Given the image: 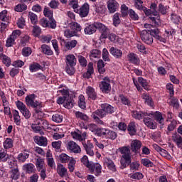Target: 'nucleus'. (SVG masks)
<instances>
[{
	"label": "nucleus",
	"mask_w": 182,
	"mask_h": 182,
	"mask_svg": "<svg viewBox=\"0 0 182 182\" xmlns=\"http://www.w3.org/2000/svg\"><path fill=\"white\" fill-rule=\"evenodd\" d=\"M132 80L138 92H143V89H144V90H146L147 92L150 90V82H149V80L144 79L143 77H139L138 81L134 77L132 78Z\"/></svg>",
	"instance_id": "2"
},
{
	"label": "nucleus",
	"mask_w": 182,
	"mask_h": 182,
	"mask_svg": "<svg viewBox=\"0 0 182 182\" xmlns=\"http://www.w3.org/2000/svg\"><path fill=\"white\" fill-rule=\"evenodd\" d=\"M171 21L173 23L178 25V23H180V21H181V18L176 14L173 13L171 14Z\"/></svg>",
	"instance_id": "54"
},
{
	"label": "nucleus",
	"mask_w": 182,
	"mask_h": 182,
	"mask_svg": "<svg viewBox=\"0 0 182 182\" xmlns=\"http://www.w3.org/2000/svg\"><path fill=\"white\" fill-rule=\"evenodd\" d=\"M107 6L109 14H114V12L119 11V3L116 0H108Z\"/></svg>",
	"instance_id": "14"
},
{
	"label": "nucleus",
	"mask_w": 182,
	"mask_h": 182,
	"mask_svg": "<svg viewBox=\"0 0 182 182\" xmlns=\"http://www.w3.org/2000/svg\"><path fill=\"white\" fill-rule=\"evenodd\" d=\"M144 123L146 125L149 129H157V124L154 122V120L151 118L150 117H144Z\"/></svg>",
	"instance_id": "30"
},
{
	"label": "nucleus",
	"mask_w": 182,
	"mask_h": 182,
	"mask_svg": "<svg viewBox=\"0 0 182 182\" xmlns=\"http://www.w3.org/2000/svg\"><path fill=\"white\" fill-rule=\"evenodd\" d=\"M109 53H111L115 59H122L123 57V51L116 47H111Z\"/></svg>",
	"instance_id": "25"
},
{
	"label": "nucleus",
	"mask_w": 182,
	"mask_h": 182,
	"mask_svg": "<svg viewBox=\"0 0 182 182\" xmlns=\"http://www.w3.org/2000/svg\"><path fill=\"white\" fill-rule=\"evenodd\" d=\"M70 156H69L68 154H65V153H62L60 156H59V160L60 161V163L63 164H66V163H69V161L70 160Z\"/></svg>",
	"instance_id": "51"
},
{
	"label": "nucleus",
	"mask_w": 182,
	"mask_h": 182,
	"mask_svg": "<svg viewBox=\"0 0 182 182\" xmlns=\"http://www.w3.org/2000/svg\"><path fill=\"white\" fill-rule=\"evenodd\" d=\"M131 114L133 119H135V120H141L142 119H144V117H146V116L149 117V112L144 111L133 110L131 112Z\"/></svg>",
	"instance_id": "18"
},
{
	"label": "nucleus",
	"mask_w": 182,
	"mask_h": 182,
	"mask_svg": "<svg viewBox=\"0 0 182 182\" xmlns=\"http://www.w3.org/2000/svg\"><path fill=\"white\" fill-rule=\"evenodd\" d=\"M136 48L138 49L139 52L141 53H144V55H147V48L146 46L142 43H136Z\"/></svg>",
	"instance_id": "53"
},
{
	"label": "nucleus",
	"mask_w": 182,
	"mask_h": 182,
	"mask_svg": "<svg viewBox=\"0 0 182 182\" xmlns=\"http://www.w3.org/2000/svg\"><path fill=\"white\" fill-rule=\"evenodd\" d=\"M31 151L28 149H24L23 152L18 155V160L20 163H25L29 159V154Z\"/></svg>",
	"instance_id": "28"
},
{
	"label": "nucleus",
	"mask_w": 182,
	"mask_h": 182,
	"mask_svg": "<svg viewBox=\"0 0 182 182\" xmlns=\"http://www.w3.org/2000/svg\"><path fill=\"white\" fill-rule=\"evenodd\" d=\"M98 23L99 22H94L92 23L85 24V27L84 28L85 35H93V33H96Z\"/></svg>",
	"instance_id": "12"
},
{
	"label": "nucleus",
	"mask_w": 182,
	"mask_h": 182,
	"mask_svg": "<svg viewBox=\"0 0 182 182\" xmlns=\"http://www.w3.org/2000/svg\"><path fill=\"white\" fill-rule=\"evenodd\" d=\"M127 59L129 63L135 65V66H139V65H140V58H139V55L134 53H129L127 55Z\"/></svg>",
	"instance_id": "19"
},
{
	"label": "nucleus",
	"mask_w": 182,
	"mask_h": 182,
	"mask_svg": "<svg viewBox=\"0 0 182 182\" xmlns=\"http://www.w3.org/2000/svg\"><path fill=\"white\" fill-rule=\"evenodd\" d=\"M119 152L122 154V158L124 160H130L132 159V152L130 151V146H122L119 148Z\"/></svg>",
	"instance_id": "16"
},
{
	"label": "nucleus",
	"mask_w": 182,
	"mask_h": 182,
	"mask_svg": "<svg viewBox=\"0 0 182 182\" xmlns=\"http://www.w3.org/2000/svg\"><path fill=\"white\" fill-rule=\"evenodd\" d=\"M57 103L58 105H64L65 109H72L75 106V100L72 97H58Z\"/></svg>",
	"instance_id": "4"
},
{
	"label": "nucleus",
	"mask_w": 182,
	"mask_h": 182,
	"mask_svg": "<svg viewBox=\"0 0 182 182\" xmlns=\"http://www.w3.org/2000/svg\"><path fill=\"white\" fill-rule=\"evenodd\" d=\"M10 168L11 170L9 172L10 178H12V180H18L21 176L18 166H10Z\"/></svg>",
	"instance_id": "23"
},
{
	"label": "nucleus",
	"mask_w": 182,
	"mask_h": 182,
	"mask_svg": "<svg viewBox=\"0 0 182 182\" xmlns=\"http://www.w3.org/2000/svg\"><path fill=\"white\" fill-rule=\"evenodd\" d=\"M89 4L85 3L79 10H77V12L81 18H86L87 15H89Z\"/></svg>",
	"instance_id": "24"
},
{
	"label": "nucleus",
	"mask_w": 182,
	"mask_h": 182,
	"mask_svg": "<svg viewBox=\"0 0 182 182\" xmlns=\"http://www.w3.org/2000/svg\"><path fill=\"white\" fill-rule=\"evenodd\" d=\"M173 143H176L178 149H182V136L178 134H174L172 136Z\"/></svg>",
	"instance_id": "34"
},
{
	"label": "nucleus",
	"mask_w": 182,
	"mask_h": 182,
	"mask_svg": "<svg viewBox=\"0 0 182 182\" xmlns=\"http://www.w3.org/2000/svg\"><path fill=\"white\" fill-rule=\"evenodd\" d=\"M40 25L43 28H50V29H56V21L50 20L46 18H43L40 20Z\"/></svg>",
	"instance_id": "13"
},
{
	"label": "nucleus",
	"mask_w": 182,
	"mask_h": 182,
	"mask_svg": "<svg viewBox=\"0 0 182 182\" xmlns=\"http://www.w3.org/2000/svg\"><path fill=\"white\" fill-rule=\"evenodd\" d=\"M32 33L35 38H39V36H41V33H42V28H41L39 26H33Z\"/></svg>",
	"instance_id": "49"
},
{
	"label": "nucleus",
	"mask_w": 182,
	"mask_h": 182,
	"mask_svg": "<svg viewBox=\"0 0 182 182\" xmlns=\"http://www.w3.org/2000/svg\"><path fill=\"white\" fill-rule=\"evenodd\" d=\"M60 43L61 46H64L65 50H72V49L76 48L77 45V41L76 40H65L60 38Z\"/></svg>",
	"instance_id": "7"
},
{
	"label": "nucleus",
	"mask_w": 182,
	"mask_h": 182,
	"mask_svg": "<svg viewBox=\"0 0 182 182\" xmlns=\"http://www.w3.org/2000/svg\"><path fill=\"white\" fill-rule=\"evenodd\" d=\"M99 87L102 93H109L112 87L110 85V78L105 77L99 84Z\"/></svg>",
	"instance_id": "8"
},
{
	"label": "nucleus",
	"mask_w": 182,
	"mask_h": 182,
	"mask_svg": "<svg viewBox=\"0 0 182 182\" xmlns=\"http://www.w3.org/2000/svg\"><path fill=\"white\" fill-rule=\"evenodd\" d=\"M158 11L161 15H166L168 12V6L161 3L158 6Z\"/></svg>",
	"instance_id": "47"
},
{
	"label": "nucleus",
	"mask_w": 182,
	"mask_h": 182,
	"mask_svg": "<svg viewBox=\"0 0 182 182\" xmlns=\"http://www.w3.org/2000/svg\"><path fill=\"white\" fill-rule=\"evenodd\" d=\"M101 109H103L107 114H112V113H114V107L107 103L102 104Z\"/></svg>",
	"instance_id": "36"
},
{
	"label": "nucleus",
	"mask_w": 182,
	"mask_h": 182,
	"mask_svg": "<svg viewBox=\"0 0 182 182\" xmlns=\"http://www.w3.org/2000/svg\"><path fill=\"white\" fill-rule=\"evenodd\" d=\"M75 66L76 65H66L65 72L70 76H73L75 75Z\"/></svg>",
	"instance_id": "62"
},
{
	"label": "nucleus",
	"mask_w": 182,
	"mask_h": 182,
	"mask_svg": "<svg viewBox=\"0 0 182 182\" xmlns=\"http://www.w3.org/2000/svg\"><path fill=\"white\" fill-rule=\"evenodd\" d=\"M41 52H42L43 55H46V56H52V55H53V50H52L50 46L46 44L41 45Z\"/></svg>",
	"instance_id": "32"
},
{
	"label": "nucleus",
	"mask_w": 182,
	"mask_h": 182,
	"mask_svg": "<svg viewBox=\"0 0 182 182\" xmlns=\"http://www.w3.org/2000/svg\"><path fill=\"white\" fill-rule=\"evenodd\" d=\"M151 33L156 41L162 42V43H166V42H167L166 38L161 36V33L159 28L151 29Z\"/></svg>",
	"instance_id": "17"
},
{
	"label": "nucleus",
	"mask_w": 182,
	"mask_h": 182,
	"mask_svg": "<svg viewBox=\"0 0 182 182\" xmlns=\"http://www.w3.org/2000/svg\"><path fill=\"white\" fill-rule=\"evenodd\" d=\"M16 106L17 109H19L20 112L23 116L24 119H26V120L31 119V116H32V114L23 102H22L20 100H18L16 102Z\"/></svg>",
	"instance_id": "5"
},
{
	"label": "nucleus",
	"mask_w": 182,
	"mask_h": 182,
	"mask_svg": "<svg viewBox=\"0 0 182 182\" xmlns=\"http://www.w3.org/2000/svg\"><path fill=\"white\" fill-rule=\"evenodd\" d=\"M127 130L130 136H136L137 133V127L136 126V122H131L127 126Z\"/></svg>",
	"instance_id": "33"
},
{
	"label": "nucleus",
	"mask_w": 182,
	"mask_h": 182,
	"mask_svg": "<svg viewBox=\"0 0 182 182\" xmlns=\"http://www.w3.org/2000/svg\"><path fill=\"white\" fill-rule=\"evenodd\" d=\"M52 120L55 123H62V122H63V116L58 113L54 114L52 116Z\"/></svg>",
	"instance_id": "55"
},
{
	"label": "nucleus",
	"mask_w": 182,
	"mask_h": 182,
	"mask_svg": "<svg viewBox=\"0 0 182 182\" xmlns=\"http://www.w3.org/2000/svg\"><path fill=\"white\" fill-rule=\"evenodd\" d=\"M140 149H141V141L135 139L131 143V150L135 154H140Z\"/></svg>",
	"instance_id": "20"
},
{
	"label": "nucleus",
	"mask_w": 182,
	"mask_h": 182,
	"mask_svg": "<svg viewBox=\"0 0 182 182\" xmlns=\"http://www.w3.org/2000/svg\"><path fill=\"white\" fill-rule=\"evenodd\" d=\"M12 114L14 117V123H16L17 126H19V124H21V116L19 115V112L16 109H13Z\"/></svg>",
	"instance_id": "42"
},
{
	"label": "nucleus",
	"mask_w": 182,
	"mask_h": 182,
	"mask_svg": "<svg viewBox=\"0 0 182 182\" xmlns=\"http://www.w3.org/2000/svg\"><path fill=\"white\" fill-rule=\"evenodd\" d=\"M100 55H102V51L100 50L94 49L90 51V59L93 60L97 58H100Z\"/></svg>",
	"instance_id": "46"
},
{
	"label": "nucleus",
	"mask_w": 182,
	"mask_h": 182,
	"mask_svg": "<svg viewBox=\"0 0 182 182\" xmlns=\"http://www.w3.org/2000/svg\"><path fill=\"white\" fill-rule=\"evenodd\" d=\"M68 166L69 171L70 173H73V171H75V166H76V160L71 157V159L69 160Z\"/></svg>",
	"instance_id": "52"
},
{
	"label": "nucleus",
	"mask_w": 182,
	"mask_h": 182,
	"mask_svg": "<svg viewBox=\"0 0 182 182\" xmlns=\"http://www.w3.org/2000/svg\"><path fill=\"white\" fill-rule=\"evenodd\" d=\"M106 6L103 4H98L95 6V11L97 14H105L106 12Z\"/></svg>",
	"instance_id": "61"
},
{
	"label": "nucleus",
	"mask_w": 182,
	"mask_h": 182,
	"mask_svg": "<svg viewBox=\"0 0 182 182\" xmlns=\"http://www.w3.org/2000/svg\"><path fill=\"white\" fill-rule=\"evenodd\" d=\"M22 55L25 58H28L32 55V48L31 47H24L22 49Z\"/></svg>",
	"instance_id": "60"
},
{
	"label": "nucleus",
	"mask_w": 182,
	"mask_h": 182,
	"mask_svg": "<svg viewBox=\"0 0 182 182\" xmlns=\"http://www.w3.org/2000/svg\"><path fill=\"white\" fill-rule=\"evenodd\" d=\"M106 116H107V114L103 108L95 111L92 114V119H94L95 122H96V123L98 124H103V121H102L100 118L103 119V117H106Z\"/></svg>",
	"instance_id": "6"
},
{
	"label": "nucleus",
	"mask_w": 182,
	"mask_h": 182,
	"mask_svg": "<svg viewBox=\"0 0 182 182\" xmlns=\"http://www.w3.org/2000/svg\"><path fill=\"white\" fill-rule=\"evenodd\" d=\"M3 146L4 150H9L14 147V141L11 138H6L3 142Z\"/></svg>",
	"instance_id": "39"
},
{
	"label": "nucleus",
	"mask_w": 182,
	"mask_h": 182,
	"mask_svg": "<svg viewBox=\"0 0 182 182\" xmlns=\"http://www.w3.org/2000/svg\"><path fill=\"white\" fill-rule=\"evenodd\" d=\"M153 34H151V30L149 31V33L146 30H144L141 32V39L146 45L153 44Z\"/></svg>",
	"instance_id": "10"
},
{
	"label": "nucleus",
	"mask_w": 182,
	"mask_h": 182,
	"mask_svg": "<svg viewBox=\"0 0 182 182\" xmlns=\"http://www.w3.org/2000/svg\"><path fill=\"white\" fill-rule=\"evenodd\" d=\"M86 94L91 100H97V93L93 87L88 86L86 89Z\"/></svg>",
	"instance_id": "27"
},
{
	"label": "nucleus",
	"mask_w": 182,
	"mask_h": 182,
	"mask_svg": "<svg viewBox=\"0 0 182 182\" xmlns=\"http://www.w3.org/2000/svg\"><path fill=\"white\" fill-rule=\"evenodd\" d=\"M36 95L30 94L28 95L26 98V105L28 107H31L33 109L36 114H39L42 112V107H43V103L42 102L36 100Z\"/></svg>",
	"instance_id": "1"
},
{
	"label": "nucleus",
	"mask_w": 182,
	"mask_h": 182,
	"mask_svg": "<svg viewBox=\"0 0 182 182\" xmlns=\"http://www.w3.org/2000/svg\"><path fill=\"white\" fill-rule=\"evenodd\" d=\"M57 173L60 177H66L68 176V168L63 166L62 164H57Z\"/></svg>",
	"instance_id": "31"
},
{
	"label": "nucleus",
	"mask_w": 182,
	"mask_h": 182,
	"mask_svg": "<svg viewBox=\"0 0 182 182\" xmlns=\"http://www.w3.org/2000/svg\"><path fill=\"white\" fill-rule=\"evenodd\" d=\"M23 170H24L27 174H32V173H35V165L32 163L26 164L23 166Z\"/></svg>",
	"instance_id": "35"
},
{
	"label": "nucleus",
	"mask_w": 182,
	"mask_h": 182,
	"mask_svg": "<svg viewBox=\"0 0 182 182\" xmlns=\"http://www.w3.org/2000/svg\"><path fill=\"white\" fill-rule=\"evenodd\" d=\"M141 163L145 167H154V164H153L149 159H142L141 160Z\"/></svg>",
	"instance_id": "63"
},
{
	"label": "nucleus",
	"mask_w": 182,
	"mask_h": 182,
	"mask_svg": "<svg viewBox=\"0 0 182 182\" xmlns=\"http://www.w3.org/2000/svg\"><path fill=\"white\" fill-rule=\"evenodd\" d=\"M75 117L80 119V120H82L83 122H87V120H89V117L86 114L80 111L75 112Z\"/></svg>",
	"instance_id": "48"
},
{
	"label": "nucleus",
	"mask_w": 182,
	"mask_h": 182,
	"mask_svg": "<svg viewBox=\"0 0 182 182\" xmlns=\"http://www.w3.org/2000/svg\"><path fill=\"white\" fill-rule=\"evenodd\" d=\"M64 36L65 38H73V36H77V34L76 33V31L67 29L64 32Z\"/></svg>",
	"instance_id": "64"
},
{
	"label": "nucleus",
	"mask_w": 182,
	"mask_h": 182,
	"mask_svg": "<svg viewBox=\"0 0 182 182\" xmlns=\"http://www.w3.org/2000/svg\"><path fill=\"white\" fill-rule=\"evenodd\" d=\"M77 60L75 55L69 54L65 56V64L68 66H76Z\"/></svg>",
	"instance_id": "26"
},
{
	"label": "nucleus",
	"mask_w": 182,
	"mask_h": 182,
	"mask_svg": "<svg viewBox=\"0 0 182 182\" xmlns=\"http://www.w3.org/2000/svg\"><path fill=\"white\" fill-rule=\"evenodd\" d=\"M36 166L41 180L45 181L46 177H48L46 175V167H45V160L38 158L36 161Z\"/></svg>",
	"instance_id": "3"
},
{
	"label": "nucleus",
	"mask_w": 182,
	"mask_h": 182,
	"mask_svg": "<svg viewBox=\"0 0 182 182\" xmlns=\"http://www.w3.org/2000/svg\"><path fill=\"white\" fill-rule=\"evenodd\" d=\"M67 149L70 151V153L77 154L82 151L80 146L73 141H70L68 143Z\"/></svg>",
	"instance_id": "22"
},
{
	"label": "nucleus",
	"mask_w": 182,
	"mask_h": 182,
	"mask_svg": "<svg viewBox=\"0 0 182 182\" xmlns=\"http://www.w3.org/2000/svg\"><path fill=\"white\" fill-rule=\"evenodd\" d=\"M42 69H43V68L42 67V65H41V64L38 63L34 62L29 65V70L32 73L33 72H38V70H42Z\"/></svg>",
	"instance_id": "40"
},
{
	"label": "nucleus",
	"mask_w": 182,
	"mask_h": 182,
	"mask_svg": "<svg viewBox=\"0 0 182 182\" xmlns=\"http://www.w3.org/2000/svg\"><path fill=\"white\" fill-rule=\"evenodd\" d=\"M128 15L132 21H139V14L134 10L130 9L128 11Z\"/></svg>",
	"instance_id": "56"
},
{
	"label": "nucleus",
	"mask_w": 182,
	"mask_h": 182,
	"mask_svg": "<svg viewBox=\"0 0 182 182\" xmlns=\"http://www.w3.org/2000/svg\"><path fill=\"white\" fill-rule=\"evenodd\" d=\"M117 138V133H116V132L107 129V135L105 136V139H109L110 140H116Z\"/></svg>",
	"instance_id": "44"
},
{
	"label": "nucleus",
	"mask_w": 182,
	"mask_h": 182,
	"mask_svg": "<svg viewBox=\"0 0 182 182\" xmlns=\"http://www.w3.org/2000/svg\"><path fill=\"white\" fill-rule=\"evenodd\" d=\"M34 141L35 143H36V144H38V146H43L44 147H46V146H48V139L46 138V136H36L34 137Z\"/></svg>",
	"instance_id": "29"
},
{
	"label": "nucleus",
	"mask_w": 182,
	"mask_h": 182,
	"mask_svg": "<svg viewBox=\"0 0 182 182\" xmlns=\"http://www.w3.org/2000/svg\"><path fill=\"white\" fill-rule=\"evenodd\" d=\"M97 29L101 33L100 39H107V38H109V35H110V29L107 28V26H106L105 24L98 22Z\"/></svg>",
	"instance_id": "9"
},
{
	"label": "nucleus",
	"mask_w": 182,
	"mask_h": 182,
	"mask_svg": "<svg viewBox=\"0 0 182 182\" xmlns=\"http://www.w3.org/2000/svg\"><path fill=\"white\" fill-rule=\"evenodd\" d=\"M9 159V154L6 153V151H5V149H1L0 150V161H2V163H6Z\"/></svg>",
	"instance_id": "43"
},
{
	"label": "nucleus",
	"mask_w": 182,
	"mask_h": 182,
	"mask_svg": "<svg viewBox=\"0 0 182 182\" xmlns=\"http://www.w3.org/2000/svg\"><path fill=\"white\" fill-rule=\"evenodd\" d=\"M1 62L6 68H9L11 65H12V60H11V58H9L8 55H5L3 57V59H1Z\"/></svg>",
	"instance_id": "57"
},
{
	"label": "nucleus",
	"mask_w": 182,
	"mask_h": 182,
	"mask_svg": "<svg viewBox=\"0 0 182 182\" xmlns=\"http://www.w3.org/2000/svg\"><path fill=\"white\" fill-rule=\"evenodd\" d=\"M43 14L46 18H48L50 21H55L53 18V11L50 10V9L48 6L44 7Z\"/></svg>",
	"instance_id": "38"
},
{
	"label": "nucleus",
	"mask_w": 182,
	"mask_h": 182,
	"mask_svg": "<svg viewBox=\"0 0 182 182\" xmlns=\"http://www.w3.org/2000/svg\"><path fill=\"white\" fill-rule=\"evenodd\" d=\"M78 107L83 110L86 109V100L83 95H80L78 97Z\"/></svg>",
	"instance_id": "41"
},
{
	"label": "nucleus",
	"mask_w": 182,
	"mask_h": 182,
	"mask_svg": "<svg viewBox=\"0 0 182 182\" xmlns=\"http://www.w3.org/2000/svg\"><path fill=\"white\" fill-rule=\"evenodd\" d=\"M88 169L91 174H95L96 177H99L102 174V165L99 163H91Z\"/></svg>",
	"instance_id": "11"
},
{
	"label": "nucleus",
	"mask_w": 182,
	"mask_h": 182,
	"mask_svg": "<svg viewBox=\"0 0 182 182\" xmlns=\"http://www.w3.org/2000/svg\"><path fill=\"white\" fill-rule=\"evenodd\" d=\"M107 133V129L106 128H98L95 133V136H97L98 137H102L103 139H106Z\"/></svg>",
	"instance_id": "45"
},
{
	"label": "nucleus",
	"mask_w": 182,
	"mask_h": 182,
	"mask_svg": "<svg viewBox=\"0 0 182 182\" xmlns=\"http://www.w3.org/2000/svg\"><path fill=\"white\" fill-rule=\"evenodd\" d=\"M148 117H151V119L154 118L156 122L159 123V124H163L164 123V118L163 117V114H161V112L159 111L155 112L151 111V112H149Z\"/></svg>",
	"instance_id": "15"
},
{
	"label": "nucleus",
	"mask_w": 182,
	"mask_h": 182,
	"mask_svg": "<svg viewBox=\"0 0 182 182\" xmlns=\"http://www.w3.org/2000/svg\"><path fill=\"white\" fill-rule=\"evenodd\" d=\"M27 9L28 6L23 3L18 4L14 7V11H16V12H23V11H26Z\"/></svg>",
	"instance_id": "50"
},
{
	"label": "nucleus",
	"mask_w": 182,
	"mask_h": 182,
	"mask_svg": "<svg viewBox=\"0 0 182 182\" xmlns=\"http://www.w3.org/2000/svg\"><path fill=\"white\" fill-rule=\"evenodd\" d=\"M119 99L121 103H122L124 106H127L128 107H132V101L129 99L128 96L121 94L119 95Z\"/></svg>",
	"instance_id": "37"
},
{
	"label": "nucleus",
	"mask_w": 182,
	"mask_h": 182,
	"mask_svg": "<svg viewBox=\"0 0 182 182\" xmlns=\"http://www.w3.org/2000/svg\"><path fill=\"white\" fill-rule=\"evenodd\" d=\"M82 146L88 156H95V152L93 151V144L91 143L90 140L86 141H82Z\"/></svg>",
	"instance_id": "21"
},
{
	"label": "nucleus",
	"mask_w": 182,
	"mask_h": 182,
	"mask_svg": "<svg viewBox=\"0 0 182 182\" xmlns=\"http://www.w3.org/2000/svg\"><path fill=\"white\" fill-rule=\"evenodd\" d=\"M122 21H120V14L116 13L113 16V25L114 26H119L120 25V23Z\"/></svg>",
	"instance_id": "59"
},
{
	"label": "nucleus",
	"mask_w": 182,
	"mask_h": 182,
	"mask_svg": "<svg viewBox=\"0 0 182 182\" xmlns=\"http://www.w3.org/2000/svg\"><path fill=\"white\" fill-rule=\"evenodd\" d=\"M77 59L82 68H86L87 66V60L83 55H78Z\"/></svg>",
	"instance_id": "58"
}]
</instances>
